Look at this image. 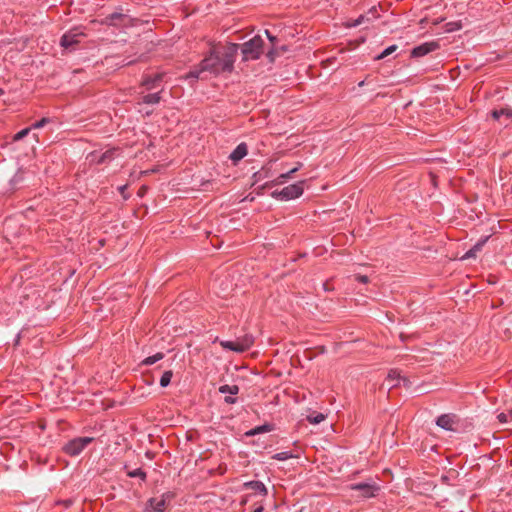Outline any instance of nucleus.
Segmentation results:
<instances>
[{"label": "nucleus", "instance_id": "nucleus-1", "mask_svg": "<svg viewBox=\"0 0 512 512\" xmlns=\"http://www.w3.org/2000/svg\"><path fill=\"white\" fill-rule=\"evenodd\" d=\"M238 44L214 45L209 54L200 62L199 68L191 70L186 78H198L202 72L218 75L222 72H231L238 54Z\"/></svg>", "mask_w": 512, "mask_h": 512}, {"label": "nucleus", "instance_id": "nucleus-2", "mask_svg": "<svg viewBox=\"0 0 512 512\" xmlns=\"http://www.w3.org/2000/svg\"><path fill=\"white\" fill-rule=\"evenodd\" d=\"M264 41L261 36H254L241 45L243 61L257 60L263 53Z\"/></svg>", "mask_w": 512, "mask_h": 512}, {"label": "nucleus", "instance_id": "nucleus-3", "mask_svg": "<svg viewBox=\"0 0 512 512\" xmlns=\"http://www.w3.org/2000/svg\"><path fill=\"white\" fill-rule=\"evenodd\" d=\"M254 344V337L251 334H245L234 341L222 340L220 345L223 349L237 353H242L250 349Z\"/></svg>", "mask_w": 512, "mask_h": 512}, {"label": "nucleus", "instance_id": "nucleus-4", "mask_svg": "<svg viewBox=\"0 0 512 512\" xmlns=\"http://www.w3.org/2000/svg\"><path fill=\"white\" fill-rule=\"evenodd\" d=\"M305 180L290 184L278 192H274L273 196L279 197L282 200H292L300 197L304 192Z\"/></svg>", "mask_w": 512, "mask_h": 512}, {"label": "nucleus", "instance_id": "nucleus-5", "mask_svg": "<svg viewBox=\"0 0 512 512\" xmlns=\"http://www.w3.org/2000/svg\"><path fill=\"white\" fill-rule=\"evenodd\" d=\"M94 439L92 437H78L70 440L63 447V451L69 456L79 455Z\"/></svg>", "mask_w": 512, "mask_h": 512}, {"label": "nucleus", "instance_id": "nucleus-6", "mask_svg": "<svg viewBox=\"0 0 512 512\" xmlns=\"http://www.w3.org/2000/svg\"><path fill=\"white\" fill-rule=\"evenodd\" d=\"M102 23L115 27H127L132 25V18L121 12H114L106 16Z\"/></svg>", "mask_w": 512, "mask_h": 512}, {"label": "nucleus", "instance_id": "nucleus-7", "mask_svg": "<svg viewBox=\"0 0 512 512\" xmlns=\"http://www.w3.org/2000/svg\"><path fill=\"white\" fill-rule=\"evenodd\" d=\"M83 36L84 33L79 28L71 29L61 37L60 44L65 49H72L74 45L80 42V38Z\"/></svg>", "mask_w": 512, "mask_h": 512}, {"label": "nucleus", "instance_id": "nucleus-8", "mask_svg": "<svg viewBox=\"0 0 512 512\" xmlns=\"http://www.w3.org/2000/svg\"><path fill=\"white\" fill-rule=\"evenodd\" d=\"M439 48V44L436 41L425 42L421 45L414 47L411 51V56L418 58L423 57Z\"/></svg>", "mask_w": 512, "mask_h": 512}, {"label": "nucleus", "instance_id": "nucleus-9", "mask_svg": "<svg viewBox=\"0 0 512 512\" xmlns=\"http://www.w3.org/2000/svg\"><path fill=\"white\" fill-rule=\"evenodd\" d=\"M349 487L351 490L360 491L362 497H364V498L374 497L375 492L379 490V487L376 484H370V483L351 484Z\"/></svg>", "mask_w": 512, "mask_h": 512}, {"label": "nucleus", "instance_id": "nucleus-10", "mask_svg": "<svg viewBox=\"0 0 512 512\" xmlns=\"http://www.w3.org/2000/svg\"><path fill=\"white\" fill-rule=\"evenodd\" d=\"M386 381L388 382L389 388H393L396 386H399L401 382H403V385L405 387H408L410 385V382L405 377H402L400 375V372L396 369H392L388 372Z\"/></svg>", "mask_w": 512, "mask_h": 512}, {"label": "nucleus", "instance_id": "nucleus-11", "mask_svg": "<svg viewBox=\"0 0 512 512\" xmlns=\"http://www.w3.org/2000/svg\"><path fill=\"white\" fill-rule=\"evenodd\" d=\"M163 73H157L153 76H145L141 82V85L147 90H153L160 86L163 80Z\"/></svg>", "mask_w": 512, "mask_h": 512}, {"label": "nucleus", "instance_id": "nucleus-12", "mask_svg": "<svg viewBox=\"0 0 512 512\" xmlns=\"http://www.w3.org/2000/svg\"><path fill=\"white\" fill-rule=\"evenodd\" d=\"M166 501L164 498H151L145 508V512H164Z\"/></svg>", "mask_w": 512, "mask_h": 512}, {"label": "nucleus", "instance_id": "nucleus-13", "mask_svg": "<svg viewBox=\"0 0 512 512\" xmlns=\"http://www.w3.org/2000/svg\"><path fill=\"white\" fill-rule=\"evenodd\" d=\"M456 416L454 414H442L437 420L436 424L445 430H454L453 425L455 424Z\"/></svg>", "mask_w": 512, "mask_h": 512}, {"label": "nucleus", "instance_id": "nucleus-14", "mask_svg": "<svg viewBox=\"0 0 512 512\" xmlns=\"http://www.w3.org/2000/svg\"><path fill=\"white\" fill-rule=\"evenodd\" d=\"M491 116L495 120H501L502 118H505V121L502 123L507 125L508 122L512 121V109L509 107L501 108V109H495L491 112Z\"/></svg>", "mask_w": 512, "mask_h": 512}, {"label": "nucleus", "instance_id": "nucleus-15", "mask_svg": "<svg viewBox=\"0 0 512 512\" xmlns=\"http://www.w3.org/2000/svg\"><path fill=\"white\" fill-rule=\"evenodd\" d=\"M248 153V148L245 143H240L230 154L229 158L234 162L237 163L241 159H243Z\"/></svg>", "mask_w": 512, "mask_h": 512}, {"label": "nucleus", "instance_id": "nucleus-16", "mask_svg": "<svg viewBox=\"0 0 512 512\" xmlns=\"http://www.w3.org/2000/svg\"><path fill=\"white\" fill-rule=\"evenodd\" d=\"M243 487L251 489L262 496H266L268 493L266 486L261 481H248L243 484Z\"/></svg>", "mask_w": 512, "mask_h": 512}, {"label": "nucleus", "instance_id": "nucleus-17", "mask_svg": "<svg viewBox=\"0 0 512 512\" xmlns=\"http://www.w3.org/2000/svg\"><path fill=\"white\" fill-rule=\"evenodd\" d=\"M486 240H483L481 242H478L476 243L471 249H469L465 254L464 256L462 257V259H469V258H474L476 257L477 253L482 249V246L483 244L485 243Z\"/></svg>", "mask_w": 512, "mask_h": 512}, {"label": "nucleus", "instance_id": "nucleus-18", "mask_svg": "<svg viewBox=\"0 0 512 512\" xmlns=\"http://www.w3.org/2000/svg\"><path fill=\"white\" fill-rule=\"evenodd\" d=\"M160 91L156 93H150L144 95L142 98V102L145 104H158L161 100Z\"/></svg>", "mask_w": 512, "mask_h": 512}, {"label": "nucleus", "instance_id": "nucleus-19", "mask_svg": "<svg viewBox=\"0 0 512 512\" xmlns=\"http://www.w3.org/2000/svg\"><path fill=\"white\" fill-rule=\"evenodd\" d=\"M271 430H272L271 425L264 424V425L257 426L255 428L249 430L248 432H246V435L247 436H254V435H257V434H260V433L270 432Z\"/></svg>", "mask_w": 512, "mask_h": 512}, {"label": "nucleus", "instance_id": "nucleus-20", "mask_svg": "<svg viewBox=\"0 0 512 512\" xmlns=\"http://www.w3.org/2000/svg\"><path fill=\"white\" fill-rule=\"evenodd\" d=\"M164 358V354L162 352H158L152 356L146 357L142 360L141 365L149 366L152 365Z\"/></svg>", "mask_w": 512, "mask_h": 512}, {"label": "nucleus", "instance_id": "nucleus-21", "mask_svg": "<svg viewBox=\"0 0 512 512\" xmlns=\"http://www.w3.org/2000/svg\"><path fill=\"white\" fill-rule=\"evenodd\" d=\"M219 392L223 394L236 395L239 392V387L237 385H222L219 388Z\"/></svg>", "mask_w": 512, "mask_h": 512}, {"label": "nucleus", "instance_id": "nucleus-22", "mask_svg": "<svg viewBox=\"0 0 512 512\" xmlns=\"http://www.w3.org/2000/svg\"><path fill=\"white\" fill-rule=\"evenodd\" d=\"M295 173V170H289L286 173L280 174L274 181V185H280L285 183Z\"/></svg>", "mask_w": 512, "mask_h": 512}, {"label": "nucleus", "instance_id": "nucleus-23", "mask_svg": "<svg viewBox=\"0 0 512 512\" xmlns=\"http://www.w3.org/2000/svg\"><path fill=\"white\" fill-rule=\"evenodd\" d=\"M172 377L173 372L171 370L165 371L160 378V386L167 387L170 384Z\"/></svg>", "mask_w": 512, "mask_h": 512}, {"label": "nucleus", "instance_id": "nucleus-24", "mask_svg": "<svg viewBox=\"0 0 512 512\" xmlns=\"http://www.w3.org/2000/svg\"><path fill=\"white\" fill-rule=\"evenodd\" d=\"M325 415L322 413H316L314 415L307 416V420L311 424H319L325 420Z\"/></svg>", "mask_w": 512, "mask_h": 512}, {"label": "nucleus", "instance_id": "nucleus-25", "mask_svg": "<svg viewBox=\"0 0 512 512\" xmlns=\"http://www.w3.org/2000/svg\"><path fill=\"white\" fill-rule=\"evenodd\" d=\"M294 455L289 451L279 452L272 456V459L278 460V461H285L288 459L293 458Z\"/></svg>", "mask_w": 512, "mask_h": 512}, {"label": "nucleus", "instance_id": "nucleus-26", "mask_svg": "<svg viewBox=\"0 0 512 512\" xmlns=\"http://www.w3.org/2000/svg\"><path fill=\"white\" fill-rule=\"evenodd\" d=\"M397 45H391L389 47H387L385 50H383V52L381 54H379L376 59L377 60H380V59H383L385 57H387L388 55L392 54L393 52H395L397 50Z\"/></svg>", "mask_w": 512, "mask_h": 512}, {"label": "nucleus", "instance_id": "nucleus-27", "mask_svg": "<svg viewBox=\"0 0 512 512\" xmlns=\"http://www.w3.org/2000/svg\"><path fill=\"white\" fill-rule=\"evenodd\" d=\"M127 475L129 477H132V478H135V477H139L141 478L142 480H145L146 479V473L141 469V468H137L135 470H132V471H129L127 473Z\"/></svg>", "mask_w": 512, "mask_h": 512}, {"label": "nucleus", "instance_id": "nucleus-28", "mask_svg": "<svg viewBox=\"0 0 512 512\" xmlns=\"http://www.w3.org/2000/svg\"><path fill=\"white\" fill-rule=\"evenodd\" d=\"M31 130H32L31 127H27V128L20 130L13 136V141H19V140L23 139L30 133Z\"/></svg>", "mask_w": 512, "mask_h": 512}, {"label": "nucleus", "instance_id": "nucleus-29", "mask_svg": "<svg viewBox=\"0 0 512 512\" xmlns=\"http://www.w3.org/2000/svg\"><path fill=\"white\" fill-rule=\"evenodd\" d=\"M499 422L501 423H507L509 421H512V410H510L509 412L507 413H500L498 416H497Z\"/></svg>", "mask_w": 512, "mask_h": 512}, {"label": "nucleus", "instance_id": "nucleus-30", "mask_svg": "<svg viewBox=\"0 0 512 512\" xmlns=\"http://www.w3.org/2000/svg\"><path fill=\"white\" fill-rule=\"evenodd\" d=\"M462 28V24L460 21H457V22H449L447 24V31L448 32H453V31H457V30H460Z\"/></svg>", "mask_w": 512, "mask_h": 512}, {"label": "nucleus", "instance_id": "nucleus-31", "mask_svg": "<svg viewBox=\"0 0 512 512\" xmlns=\"http://www.w3.org/2000/svg\"><path fill=\"white\" fill-rule=\"evenodd\" d=\"M114 151L115 150H107L106 152H104L99 160H98V163H104L106 160H109L113 157V154H114Z\"/></svg>", "mask_w": 512, "mask_h": 512}, {"label": "nucleus", "instance_id": "nucleus-32", "mask_svg": "<svg viewBox=\"0 0 512 512\" xmlns=\"http://www.w3.org/2000/svg\"><path fill=\"white\" fill-rule=\"evenodd\" d=\"M365 21V16L364 15H360L357 19H355L354 21L352 22H347V27H356V26H359L361 24H363Z\"/></svg>", "mask_w": 512, "mask_h": 512}, {"label": "nucleus", "instance_id": "nucleus-33", "mask_svg": "<svg viewBox=\"0 0 512 512\" xmlns=\"http://www.w3.org/2000/svg\"><path fill=\"white\" fill-rule=\"evenodd\" d=\"M48 122H49V119L44 117L41 120L32 124L30 127H31V129H39V128L44 127Z\"/></svg>", "mask_w": 512, "mask_h": 512}, {"label": "nucleus", "instance_id": "nucleus-34", "mask_svg": "<svg viewBox=\"0 0 512 512\" xmlns=\"http://www.w3.org/2000/svg\"><path fill=\"white\" fill-rule=\"evenodd\" d=\"M355 280L366 284L368 282V277L366 275H355Z\"/></svg>", "mask_w": 512, "mask_h": 512}, {"label": "nucleus", "instance_id": "nucleus-35", "mask_svg": "<svg viewBox=\"0 0 512 512\" xmlns=\"http://www.w3.org/2000/svg\"><path fill=\"white\" fill-rule=\"evenodd\" d=\"M225 402L228 404H234L236 402V399L231 396H227L225 397Z\"/></svg>", "mask_w": 512, "mask_h": 512}, {"label": "nucleus", "instance_id": "nucleus-36", "mask_svg": "<svg viewBox=\"0 0 512 512\" xmlns=\"http://www.w3.org/2000/svg\"><path fill=\"white\" fill-rule=\"evenodd\" d=\"M126 187H127L126 185H123V186H120V187L118 188V189H119V191H120V193L123 195V197H124L125 199H127V198H128V196H126V195L124 194V192H125V190H126Z\"/></svg>", "mask_w": 512, "mask_h": 512}, {"label": "nucleus", "instance_id": "nucleus-37", "mask_svg": "<svg viewBox=\"0 0 512 512\" xmlns=\"http://www.w3.org/2000/svg\"><path fill=\"white\" fill-rule=\"evenodd\" d=\"M302 166H303V163H302V162H297V164L295 165V167H294V168H292L291 170H295V173H296L297 171H299V170L302 168Z\"/></svg>", "mask_w": 512, "mask_h": 512}, {"label": "nucleus", "instance_id": "nucleus-38", "mask_svg": "<svg viewBox=\"0 0 512 512\" xmlns=\"http://www.w3.org/2000/svg\"><path fill=\"white\" fill-rule=\"evenodd\" d=\"M267 37L269 38V40L273 43L275 40H276V37L275 36H272L268 30L265 31Z\"/></svg>", "mask_w": 512, "mask_h": 512}, {"label": "nucleus", "instance_id": "nucleus-39", "mask_svg": "<svg viewBox=\"0 0 512 512\" xmlns=\"http://www.w3.org/2000/svg\"><path fill=\"white\" fill-rule=\"evenodd\" d=\"M264 508L263 506H259L256 509H254L252 512H263Z\"/></svg>", "mask_w": 512, "mask_h": 512}, {"label": "nucleus", "instance_id": "nucleus-40", "mask_svg": "<svg viewBox=\"0 0 512 512\" xmlns=\"http://www.w3.org/2000/svg\"><path fill=\"white\" fill-rule=\"evenodd\" d=\"M268 56L272 58V51L268 52Z\"/></svg>", "mask_w": 512, "mask_h": 512}, {"label": "nucleus", "instance_id": "nucleus-41", "mask_svg": "<svg viewBox=\"0 0 512 512\" xmlns=\"http://www.w3.org/2000/svg\"><path fill=\"white\" fill-rule=\"evenodd\" d=\"M363 85H364V81H361V82L359 83V86H363Z\"/></svg>", "mask_w": 512, "mask_h": 512}, {"label": "nucleus", "instance_id": "nucleus-42", "mask_svg": "<svg viewBox=\"0 0 512 512\" xmlns=\"http://www.w3.org/2000/svg\"><path fill=\"white\" fill-rule=\"evenodd\" d=\"M1 94H3V91H2V90H0V95H1Z\"/></svg>", "mask_w": 512, "mask_h": 512}]
</instances>
